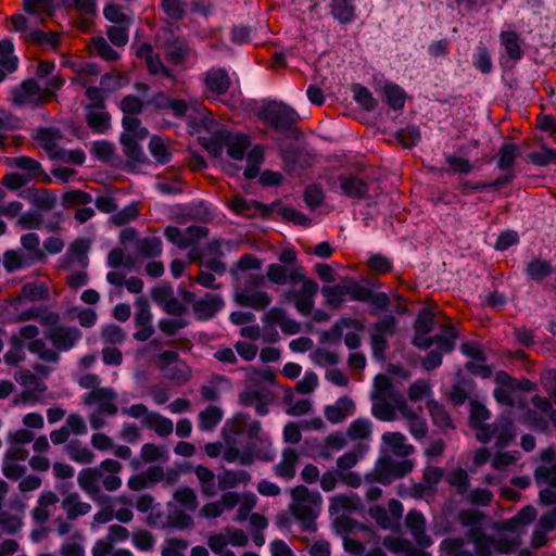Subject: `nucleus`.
<instances>
[{"mask_svg": "<svg viewBox=\"0 0 556 556\" xmlns=\"http://www.w3.org/2000/svg\"><path fill=\"white\" fill-rule=\"evenodd\" d=\"M321 293L326 298V303L333 308L342 305L345 295H350L353 301L371 303L380 311H387L391 304L386 292H374L353 279L345 285L324 286Z\"/></svg>", "mask_w": 556, "mask_h": 556, "instance_id": "nucleus-1", "label": "nucleus"}, {"mask_svg": "<svg viewBox=\"0 0 556 556\" xmlns=\"http://www.w3.org/2000/svg\"><path fill=\"white\" fill-rule=\"evenodd\" d=\"M293 503L290 510L294 518L301 522L303 531H316V518L321 505V496L318 492H309L305 485L295 486L292 492Z\"/></svg>", "mask_w": 556, "mask_h": 556, "instance_id": "nucleus-2", "label": "nucleus"}, {"mask_svg": "<svg viewBox=\"0 0 556 556\" xmlns=\"http://www.w3.org/2000/svg\"><path fill=\"white\" fill-rule=\"evenodd\" d=\"M257 117L278 132H289L298 124L300 115L281 101H269L261 106Z\"/></svg>", "mask_w": 556, "mask_h": 556, "instance_id": "nucleus-3", "label": "nucleus"}, {"mask_svg": "<svg viewBox=\"0 0 556 556\" xmlns=\"http://www.w3.org/2000/svg\"><path fill=\"white\" fill-rule=\"evenodd\" d=\"M413 470V463L408 459L400 462L393 460L391 457H380L375 468L365 475L367 482H378L382 485H389L394 480L405 477Z\"/></svg>", "mask_w": 556, "mask_h": 556, "instance_id": "nucleus-4", "label": "nucleus"}, {"mask_svg": "<svg viewBox=\"0 0 556 556\" xmlns=\"http://www.w3.org/2000/svg\"><path fill=\"white\" fill-rule=\"evenodd\" d=\"M210 229L205 226L191 225L185 230L176 226H167L164 229L165 238L180 250L197 245V243L206 238Z\"/></svg>", "mask_w": 556, "mask_h": 556, "instance_id": "nucleus-5", "label": "nucleus"}, {"mask_svg": "<svg viewBox=\"0 0 556 556\" xmlns=\"http://www.w3.org/2000/svg\"><path fill=\"white\" fill-rule=\"evenodd\" d=\"M43 334L59 352L72 350L83 338V332L77 327L62 325L55 328H46Z\"/></svg>", "mask_w": 556, "mask_h": 556, "instance_id": "nucleus-6", "label": "nucleus"}, {"mask_svg": "<svg viewBox=\"0 0 556 556\" xmlns=\"http://www.w3.org/2000/svg\"><path fill=\"white\" fill-rule=\"evenodd\" d=\"M231 84V78L225 67L213 66L205 72L203 77L204 93L207 99H216L226 94Z\"/></svg>", "mask_w": 556, "mask_h": 556, "instance_id": "nucleus-7", "label": "nucleus"}, {"mask_svg": "<svg viewBox=\"0 0 556 556\" xmlns=\"http://www.w3.org/2000/svg\"><path fill=\"white\" fill-rule=\"evenodd\" d=\"M318 283L315 280H305L299 290H290L286 292L287 301L292 302L299 313L303 316L312 314L314 307V298L318 292Z\"/></svg>", "mask_w": 556, "mask_h": 556, "instance_id": "nucleus-8", "label": "nucleus"}, {"mask_svg": "<svg viewBox=\"0 0 556 556\" xmlns=\"http://www.w3.org/2000/svg\"><path fill=\"white\" fill-rule=\"evenodd\" d=\"M135 324L138 330L134 333L137 341H147L154 333V328L151 325L152 314L150 303L147 298L139 296L135 301Z\"/></svg>", "mask_w": 556, "mask_h": 556, "instance_id": "nucleus-9", "label": "nucleus"}, {"mask_svg": "<svg viewBox=\"0 0 556 556\" xmlns=\"http://www.w3.org/2000/svg\"><path fill=\"white\" fill-rule=\"evenodd\" d=\"M165 36L163 48L167 61L175 65L184 64L190 54V47L187 40L182 37L175 36L172 29H166Z\"/></svg>", "mask_w": 556, "mask_h": 556, "instance_id": "nucleus-10", "label": "nucleus"}, {"mask_svg": "<svg viewBox=\"0 0 556 556\" xmlns=\"http://www.w3.org/2000/svg\"><path fill=\"white\" fill-rule=\"evenodd\" d=\"M281 156L285 170L290 174L309 168L315 163L314 154L309 153L304 148H287L282 151Z\"/></svg>", "mask_w": 556, "mask_h": 556, "instance_id": "nucleus-11", "label": "nucleus"}, {"mask_svg": "<svg viewBox=\"0 0 556 556\" xmlns=\"http://www.w3.org/2000/svg\"><path fill=\"white\" fill-rule=\"evenodd\" d=\"M39 334V329L35 325H26L23 326L17 334H13L11 337V345L15 351H20L24 348V341L25 340H31L27 346L28 351L30 353L37 354L38 357L40 356V353L46 348V343L42 339H36Z\"/></svg>", "mask_w": 556, "mask_h": 556, "instance_id": "nucleus-12", "label": "nucleus"}, {"mask_svg": "<svg viewBox=\"0 0 556 556\" xmlns=\"http://www.w3.org/2000/svg\"><path fill=\"white\" fill-rule=\"evenodd\" d=\"M116 393L112 388L96 389L85 394L84 403L91 405L97 403L99 405V413L106 415H116L117 406L113 403L116 399Z\"/></svg>", "mask_w": 556, "mask_h": 556, "instance_id": "nucleus-13", "label": "nucleus"}, {"mask_svg": "<svg viewBox=\"0 0 556 556\" xmlns=\"http://www.w3.org/2000/svg\"><path fill=\"white\" fill-rule=\"evenodd\" d=\"M519 155L520 149L518 144L514 142H505L500 147L495 156L496 167L504 173L502 176L511 175L509 185L515 180L517 176L514 165Z\"/></svg>", "mask_w": 556, "mask_h": 556, "instance_id": "nucleus-14", "label": "nucleus"}, {"mask_svg": "<svg viewBox=\"0 0 556 556\" xmlns=\"http://www.w3.org/2000/svg\"><path fill=\"white\" fill-rule=\"evenodd\" d=\"M146 106H152L155 111L172 110L174 116L182 117L188 112V104L181 99H170L165 92L159 91L146 101Z\"/></svg>", "mask_w": 556, "mask_h": 556, "instance_id": "nucleus-15", "label": "nucleus"}, {"mask_svg": "<svg viewBox=\"0 0 556 556\" xmlns=\"http://www.w3.org/2000/svg\"><path fill=\"white\" fill-rule=\"evenodd\" d=\"M224 304L219 294L206 293L193 303V312L198 320L204 321L213 318L224 307Z\"/></svg>", "mask_w": 556, "mask_h": 556, "instance_id": "nucleus-16", "label": "nucleus"}, {"mask_svg": "<svg viewBox=\"0 0 556 556\" xmlns=\"http://www.w3.org/2000/svg\"><path fill=\"white\" fill-rule=\"evenodd\" d=\"M342 193L352 199L369 198V184L356 175H341L338 178Z\"/></svg>", "mask_w": 556, "mask_h": 556, "instance_id": "nucleus-17", "label": "nucleus"}, {"mask_svg": "<svg viewBox=\"0 0 556 556\" xmlns=\"http://www.w3.org/2000/svg\"><path fill=\"white\" fill-rule=\"evenodd\" d=\"M235 301L240 306L264 311L271 303V296L265 291H250L249 288H243L236 292Z\"/></svg>", "mask_w": 556, "mask_h": 556, "instance_id": "nucleus-18", "label": "nucleus"}, {"mask_svg": "<svg viewBox=\"0 0 556 556\" xmlns=\"http://www.w3.org/2000/svg\"><path fill=\"white\" fill-rule=\"evenodd\" d=\"M39 85L34 78L24 80L12 92L14 103L18 105H25L31 102L36 104L45 103L47 100L39 96Z\"/></svg>", "mask_w": 556, "mask_h": 556, "instance_id": "nucleus-19", "label": "nucleus"}, {"mask_svg": "<svg viewBox=\"0 0 556 556\" xmlns=\"http://www.w3.org/2000/svg\"><path fill=\"white\" fill-rule=\"evenodd\" d=\"M466 538L473 543L477 556H493L495 539L484 532L482 528L468 529Z\"/></svg>", "mask_w": 556, "mask_h": 556, "instance_id": "nucleus-20", "label": "nucleus"}, {"mask_svg": "<svg viewBox=\"0 0 556 556\" xmlns=\"http://www.w3.org/2000/svg\"><path fill=\"white\" fill-rule=\"evenodd\" d=\"M511 179V175L500 176L492 181H471V180H462L458 187L460 194L469 195L472 192L484 191L489 189H500L509 185V180Z\"/></svg>", "mask_w": 556, "mask_h": 556, "instance_id": "nucleus-21", "label": "nucleus"}, {"mask_svg": "<svg viewBox=\"0 0 556 556\" xmlns=\"http://www.w3.org/2000/svg\"><path fill=\"white\" fill-rule=\"evenodd\" d=\"M354 409V402L348 396H342L339 397L333 405H328L325 407V417L331 424H340L348 416L352 415Z\"/></svg>", "mask_w": 556, "mask_h": 556, "instance_id": "nucleus-22", "label": "nucleus"}, {"mask_svg": "<svg viewBox=\"0 0 556 556\" xmlns=\"http://www.w3.org/2000/svg\"><path fill=\"white\" fill-rule=\"evenodd\" d=\"M250 146L251 139L248 135L241 132L233 134L228 130L226 148L227 154L230 159L236 161L243 160Z\"/></svg>", "mask_w": 556, "mask_h": 556, "instance_id": "nucleus-23", "label": "nucleus"}, {"mask_svg": "<svg viewBox=\"0 0 556 556\" xmlns=\"http://www.w3.org/2000/svg\"><path fill=\"white\" fill-rule=\"evenodd\" d=\"M8 165L25 170L27 173L26 175L30 177V180L42 176L45 182H51V178L45 173L41 164L35 159L29 156L12 157L8 159Z\"/></svg>", "mask_w": 556, "mask_h": 556, "instance_id": "nucleus-24", "label": "nucleus"}, {"mask_svg": "<svg viewBox=\"0 0 556 556\" xmlns=\"http://www.w3.org/2000/svg\"><path fill=\"white\" fill-rule=\"evenodd\" d=\"M382 94L386 103L393 111H402L405 106L406 92L397 84L392 81H386L382 87Z\"/></svg>", "mask_w": 556, "mask_h": 556, "instance_id": "nucleus-25", "label": "nucleus"}, {"mask_svg": "<svg viewBox=\"0 0 556 556\" xmlns=\"http://www.w3.org/2000/svg\"><path fill=\"white\" fill-rule=\"evenodd\" d=\"M298 460L299 455L295 450L286 447L282 451V459L274 467L275 473L286 480L293 479Z\"/></svg>", "mask_w": 556, "mask_h": 556, "instance_id": "nucleus-26", "label": "nucleus"}, {"mask_svg": "<svg viewBox=\"0 0 556 556\" xmlns=\"http://www.w3.org/2000/svg\"><path fill=\"white\" fill-rule=\"evenodd\" d=\"M228 130L217 129L210 137L200 138L202 147L215 159L222 156L227 144Z\"/></svg>", "mask_w": 556, "mask_h": 556, "instance_id": "nucleus-27", "label": "nucleus"}, {"mask_svg": "<svg viewBox=\"0 0 556 556\" xmlns=\"http://www.w3.org/2000/svg\"><path fill=\"white\" fill-rule=\"evenodd\" d=\"M62 508L66 511L68 520H74L79 516H85L91 510V505L86 502H80V496L77 492L70 493L62 501Z\"/></svg>", "mask_w": 556, "mask_h": 556, "instance_id": "nucleus-28", "label": "nucleus"}, {"mask_svg": "<svg viewBox=\"0 0 556 556\" xmlns=\"http://www.w3.org/2000/svg\"><path fill=\"white\" fill-rule=\"evenodd\" d=\"M330 14L341 24L352 23L356 18V8L352 0H332Z\"/></svg>", "mask_w": 556, "mask_h": 556, "instance_id": "nucleus-29", "label": "nucleus"}, {"mask_svg": "<svg viewBox=\"0 0 556 556\" xmlns=\"http://www.w3.org/2000/svg\"><path fill=\"white\" fill-rule=\"evenodd\" d=\"M500 41L509 59L515 62L522 59L523 51L520 46V36L516 30H502Z\"/></svg>", "mask_w": 556, "mask_h": 556, "instance_id": "nucleus-30", "label": "nucleus"}, {"mask_svg": "<svg viewBox=\"0 0 556 556\" xmlns=\"http://www.w3.org/2000/svg\"><path fill=\"white\" fill-rule=\"evenodd\" d=\"M496 446L504 448L515 439V426L511 418L501 415L496 420Z\"/></svg>", "mask_w": 556, "mask_h": 556, "instance_id": "nucleus-31", "label": "nucleus"}, {"mask_svg": "<svg viewBox=\"0 0 556 556\" xmlns=\"http://www.w3.org/2000/svg\"><path fill=\"white\" fill-rule=\"evenodd\" d=\"M554 267L549 261L540 257L533 258L527 263L525 274L527 277L535 282H542L545 278L552 275Z\"/></svg>", "mask_w": 556, "mask_h": 556, "instance_id": "nucleus-32", "label": "nucleus"}, {"mask_svg": "<svg viewBox=\"0 0 556 556\" xmlns=\"http://www.w3.org/2000/svg\"><path fill=\"white\" fill-rule=\"evenodd\" d=\"M141 424L144 428L154 430L160 437H167L173 432V421L156 412L144 416Z\"/></svg>", "mask_w": 556, "mask_h": 556, "instance_id": "nucleus-33", "label": "nucleus"}, {"mask_svg": "<svg viewBox=\"0 0 556 556\" xmlns=\"http://www.w3.org/2000/svg\"><path fill=\"white\" fill-rule=\"evenodd\" d=\"M459 333L452 324L442 327V332L432 337L433 344L438 345L441 353L450 354L455 349V341Z\"/></svg>", "mask_w": 556, "mask_h": 556, "instance_id": "nucleus-34", "label": "nucleus"}, {"mask_svg": "<svg viewBox=\"0 0 556 556\" xmlns=\"http://www.w3.org/2000/svg\"><path fill=\"white\" fill-rule=\"evenodd\" d=\"M136 250L142 257L154 258L162 254L163 243L160 237H144L137 239Z\"/></svg>", "mask_w": 556, "mask_h": 556, "instance_id": "nucleus-35", "label": "nucleus"}, {"mask_svg": "<svg viewBox=\"0 0 556 556\" xmlns=\"http://www.w3.org/2000/svg\"><path fill=\"white\" fill-rule=\"evenodd\" d=\"M119 141L123 146L124 154L128 157L129 162L132 164H143L146 162L147 157L142 148L132 136L122 134Z\"/></svg>", "mask_w": 556, "mask_h": 556, "instance_id": "nucleus-36", "label": "nucleus"}, {"mask_svg": "<svg viewBox=\"0 0 556 556\" xmlns=\"http://www.w3.org/2000/svg\"><path fill=\"white\" fill-rule=\"evenodd\" d=\"M31 265H34L33 260L22 251L8 250L3 254V267L7 273H13Z\"/></svg>", "mask_w": 556, "mask_h": 556, "instance_id": "nucleus-37", "label": "nucleus"}, {"mask_svg": "<svg viewBox=\"0 0 556 556\" xmlns=\"http://www.w3.org/2000/svg\"><path fill=\"white\" fill-rule=\"evenodd\" d=\"M21 244L27 251L25 254L33 260V263H40L46 260V253L40 250V238L35 232H28L21 237Z\"/></svg>", "mask_w": 556, "mask_h": 556, "instance_id": "nucleus-38", "label": "nucleus"}, {"mask_svg": "<svg viewBox=\"0 0 556 556\" xmlns=\"http://www.w3.org/2000/svg\"><path fill=\"white\" fill-rule=\"evenodd\" d=\"M494 381L497 384H509L510 389H515V391H523V392H532L536 390V384L529 380L528 378H522L518 380L511 377L505 370H498L495 372Z\"/></svg>", "mask_w": 556, "mask_h": 556, "instance_id": "nucleus-39", "label": "nucleus"}, {"mask_svg": "<svg viewBox=\"0 0 556 556\" xmlns=\"http://www.w3.org/2000/svg\"><path fill=\"white\" fill-rule=\"evenodd\" d=\"M427 408L434 426L439 427L442 430L454 428L452 418L450 414L446 412L444 405L431 400L428 401Z\"/></svg>", "mask_w": 556, "mask_h": 556, "instance_id": "nucleus-40", "label": "nucleus"}, {"mask_svg": "<svg viewBox=\"0 0 556 556\" xmlns=\"http://www.w3.org/2000/svg\"><path fill=\"white\" fill-rule=\"evenodd\" d=\"M351 90L355 102L366 112H374L378 108L377 99L374 98L367 87L361 84H353Z\"/></svg>", "mask_w": 556, "mask_h": 556, "instance_id": "nucleus-41", "label": "nucleus"}, {"mask_svg": "<svg viewBox=\"0 0 556 556\" xmlns=\"http://www.w3.org/2000/svg\"><path fill=\"white\" fill-rule=\"evenodd\" d=\"M223 419V412L217 406L210 405L199 414V428L212 431Z\"/></svg>", "mask_w": 556, "mask_h": 556, "instance_id": "nucleus-42", "label": "nucleus"}, {"mask_svg": "<svg viewBox=\"0 0 556 556\" xmlns=\"http://www.w3.org/2000/svg\"><path fill=\"white\" fill-rule=\"evenodd\" d=\"M194 473L200 481L202 493L206 496L216 495L215 473L203 465L195 466Z\"/></svg>", "mask_w": 556, "mask_h": 556, "instance_id": "nucleus-43", "label": "nucleus"}, {"mask_svg": "<svg viewBox=\"0 0 556 556\" xmlns=\"http://www.w3.org/2000/svg\"><path fill=\"white\" fill-rule=\"evenodd\" d=\"M102 471L94 468H85L78 473V484L86 492H94L98 491V481L102 478Z\"/></svg>", "mask_w": 556, "mask_h": 556, "instance_id": "nucleus-44", "label": "nucleus"}, {"mask_svg": "<svg viewBox=\"0 0 556 556\" xmlns=\"http://www.w3.org/2000/svg\"><path fill=\"white\" fill-rule=\"evenodd\" d=\"M21 296L31 302L45 301L49 298V290L42 281L26 282L22 287Z\"/></svg>", "mask_w": 556, "mask_h": 556, "instance_id": "nucleus-45", "label": "nucleus"}, {"mask_svg": "<svg viewBox=\"0 0 556 556\" xmlns=\"http://www.w3.org/2000/svg\"><path fill=\"white\" fill-rule=\"evenodd\" d=\"M472 65L482 74H490L493 70L491 54L486 46L480 42L472 54Z\"/></svg>", "mask_w": 556, "mask_h": 556, "instance_id": "nucleus-46", "label": "nucleus"}, {"mask_svg": "<svg viewBox=\"0 0 556 556\" xmlns=\"http://www.w3.org/2000/svg\"><path fill=\"white\" fill-rule=\"evenodd\" d=\"M382 440L392 448L395 455L407 456L413 451L412 445L405 444L406 438L401 432H386Z\"/></svg>", "mask_w": 556, "mask_h": 556, "instance_id": "nucleus-47", "label": "nucleus"}, {"mask_svg": "<svg viewBox=\"0 0 556 556\" xmlns=\"http://www.w3.org/2000/svg\"><path fill=\"white\" fill-rule=\"evenodd\" d=\"M405 526L409 529L410 533L415 536L418 544L426 545L420 540V534H424L426 527V519L424 515L416 509L409 510L405 517Z\"/></svg>", "mask_w": 556, "mask_h": 556, "instance_id": "nucleus-48", "label": "nucleus"}, {"mask_svg": "<svg viewBox=\"0 0 556 556\" xmlns=\"http://www.w3.org/2000/svg\"><path fill=\"white\" fill-rule=\"evenodd\" d=\"M86 123L96 134H105L111 128V115L108 112L91 111L86 115Z\"/></svg>", "mask_w": 556, "mask_h": 556, "instance_id": "nucleus-49", "label": "nucleus"}, {"mask_svg": "<svg viewBox=\"0 0 556 556\" xmlns=\"http://www.w3.org/2000/svg\"><path fill=\"white\" fill-rule=\"evenodd\" d=\"M472 387V380L458 379L452 387L450 392V401L455 406L463 405L469 396Z\"/></svg>", "mask_w": 556, "mask_h": 556, "instance_id": "nucleus-50", "label": "nucleus"}, {"mask_svg": "<svg viewBox=\"0 0 556 556\" xmlns=\"http://www.w3.org/2000/svg\"><path fill=\"white\" fill-rule=\"evenodd\" d=\"M66 450L70 458L79 464H90L94 458V454L87 446H80L78 441H71Z\"/></svg>", "mask_w": 556, "mask_h": 556, "instance_id": "nucleus-51", "label": "nucleus"}, {"mask_svg": "<svg viewBox=\"0 0 556 556\" xmlns=\"http://www.w3.org/2000/svg\"><path fill=\"white\" fill-rule=\"evenodd\" d=\"M434 327V313L429 308H421L414 321V332L429 334Z\"/></svg>", "mask_w": 556, "mask_h": 556, "instance_id": "nucleus-52", "label": "nucleus"}, {"mask_svg": "<svg viewBox=\"0 0 556 556\" xmlns=\"http://www.w3.org/2000/svg\"><path fill=\"white\" fill-rule=\"evenodd\" d=\"M303 200L312 211L319 207L325 200V192L319 184L308 185L303 193Z\"/></svg>", "mask_w": 556, "mask_h": 556, "instance_id": "nucleus-53", "label": "nucleus"}, {"mask_svg": "<svg viewBox=\"0 0 556 556\" xmlns=\"http://www.w3.org/2000/svg\"><path fill=\"white\" fill-rule=\"evenodd\" d=\"M372 424L367 418H357L353 420L348 429V435L352 440H363L371 434Z\"/></svg>", "mask_w": 556, "mask_h": 556, "instance_id": "nucleus-54", "label": "nucleus"}, {"mask_svg": "<svg viewBox=\"0 0 556 556\" xmlns=\"http://www.w3.org/2000/svg\"><path fill=\"white\" fill-rule=\"evenodd\" d=\"M92 202V195L83 190H71L62 195V204L66 208L85 205Z\"/></svg>", "mask_w": 556, "mask_h": 556, "instance_id": "nucleus-55", "label": "nucleus"}, {"mask_svg": "<svg viewBox=\"0 0 556 556\" xmlns=\"http://www.w3.org/2000/svg\"><path fill=\"white\" fill-rule=\"evenodd\" d=\"M395 138L404 148H413L420 141V130L417 126L409 125L406 128L399 129L395 132Z\"/></svg>", "mask_w": 556, "mask_h": 556, "instance_id": "nucleus-56", "label": "nucleus"}, {"mask_svg": "<svg viewBox=\"0 0 556 556\" xmlns=\"http://www.w3.org/2000/svg\"><path fill=\"white\" fill-rule=\"evenodd\" d=\"M90 153L99 161L108 163L110 162L114 154L115 148L114 144L106 140H97L93 141L90 148Z\"/></svg>", "mask_w": 556, "mask_h": 556, "instance_id": "nucleus-57", "label": "nucleus"}, {"mask_svg": "<svg viewBox=\"0 0 556 556\" xmlns=\"http://www.w3.org/2000/svg\"><path fill=\"white\" fill-rule=\"evenodd\" d=\"M484 513L475 508L462 509L458 513L459 523L463 527H467L469 529L482 528L481 522L484 519Z\"/></svg>", "mask_w": 556, "mask_h": 556, "instance_id": "nucleus-58", "label": "nucleus"}, {"mask_svg": "<svg viewBox=\"0 0 556 556\" xmlns=\"http://www.w3.org/2000/svg\"><path fill=\"white\" fill-rule=\"evenodd\" d=\"M61 130L55 127H40L37 130L36 139L42 144L46 150H51L55 147V142L61 139Z\"/></svg>", "mask_w": 556, "mask_h": 556, "instance_id": "nucleus-59", "label": "nucleus"}, {"mask_svg": "<svg viewBox=\"0 0 556 556\" xmlns=\"http://www.w3.org/2000/svg\"><path fill=\"white\" fill-rule=\"evenodd\" d=\"M451 486L456 489L458 495H465L468 492L470 480L467 471L463 468L455 469L448 478Z\"/></svg>", "mask_w": 556, "mask_h": 556, "instance_id": "nucleus-60", "label": "nucleus"}, {"mask_svg": "<svg viewBox=\"0 0 556 556\" xmlns=\"http://www.w3.org/2000/svg\"><path fill=\"white\" fill-rule=\"evenodd\" d=\"M146 108V101L140 100L137 96L127 94L119 102V109L124 115H139Z\"/></svg>", "mask_w": 556, "mask_h": 556, "instance_id": "nucleus-61", "label": "nucleus"}, {"mask_svg": "<svg viewBox=\"0 0 556 556\" xmlns=\"http://www.w3.org/2000/svg\"><path fill=\"white\" fill-rule=\"evenodd\" d=\"M375 394L374 400H387L392 396L393 384L391 379L386 375H377L374 380Z\"/></svg>", "mask_w": 556, "mask_h": 556, "instance_id": "nucleus-62", "label": "nucleus"}, {"mask_svg": "<svg viewBox=\"0 0 556 556\" xmlns=\"http://www.w3.org/2000/svg\"><path fill=\"white\" fill-rule=\"evenodd\" d=\"M160 7L163 12L174 22H178L185 16L184 0H162Z\"/></svg>", "mask_w": 556, "mask_h": 556, "instance_id": "nucleus-63", "label": "nucleus"}, {"mask_svg": "<svg viewBox=\"0 0 556 556\" xmlns=\"http://www.w3.org/2000/svg\"><path fill=\"white\" fill-rule=\"evenodd\" d=\"M371 414L379 420L391 421L395 418L394 407L386 400H374Z\"/></svg>", "mask_w": 556, "mask_h": 556, "instance_id": "nucleus-64", "label": "nucleus"}]
</instances>
